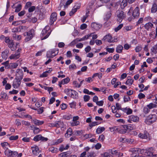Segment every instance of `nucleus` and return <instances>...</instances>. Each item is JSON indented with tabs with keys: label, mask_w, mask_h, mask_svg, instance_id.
<instances>
[{
	"label": "nucleus",
	"mask_w": 157,
	"mask_h": 157,
	"mask_svg": "<svg viewBox=\"0 0 157 157\" xmlns=\"http://www.w3.org/2000/svg\"><path fill=\"white\" fill-rule=\"evenodd\" d=\"M23 35L25 37L24 41L25 42H27L34 37L35 36V31L33 29H31L28 32L24 33Z\"/></svg>",
	"instance_id": "1"
},
{
	"label": "nucleus",
	"mask_w": 157,
	"mask_h": 157,
	"mask_svg": "<svg viewBox=\"0 0 157 157\" xmlns=\"http://www.w3.org/2000/svg\"><path fill=\"white\" fill-rule=\"evenodd\" d=\"M50 27L48 26H46L43 30L41 32V35L44 37H42L41 40H43L47 38L51 34V31L49 30Z\"/></svg>",
	"instance_id": "2"
},
{
	"label": "nucleus",
	"mask_w": 157,
	"mask_h": 157,
	"mask_svg": "<svg viewBox=\"0 0 157 157\" xmlns=\"http://www.w3.org/2000/svg\"><path fill=\"white\" fill-rule=\"evenodd\" d=\"M65 91L67 94H69L72 98L74 99H78V94L75 90L67 89L65 90Z\"/></svg>",
	"instance_id": "3"
},
{
	"label": "nucleus",
	"mask_w": 157,
	"mask_h": 157,
	"mask_svg": "<svg viewBox=\"0 0 157 157\" xmlns=\"http://www.w3.org/2000/svg\"><path fill=\"white\" fill-rule=\"evenodd\" d=\"M157 117L155 114H151L149 115L145 120V122L147 124H151L156 120Z\"/></svg>",
	"instance_id": "4"
},
{
	"label": "nucleus",
	"mask_w": 157,
	"mask_h": 157,
	"mask_svg": "<svg viewBox=\"0 0 157 157\" xmlns=\"http://www.w3.org/2000/svg\"><path fill=\"white\" fill-rule=\"evenodd\" d=\"M58 53V49L56 48L51 49L47 52V56L48 58H53L57 55Z\"/></svg>",
	"instance_id": "5"
},
{
	"label": "nucleus",
	"mask_w": 157,
	"mask_h": 157,
	"mask_svg": "<svg viewBox=\"0 0 157 157\" xmlns=\"http://www.w3.org/2000/svg\"><path fill=\"white\" fill-rule=\"evenodd\" d=\"M4 153L8 157H16L17 155V151H13L10 149L5 150Z\"/></svg>",
	"instance_id": "6"
},
{
	"label": "nucleus",
	"mask_w": 157,
	"mask_h": 157,
	"mask_svg": "<svg viewBox=\"0 0 157 157\" xmlns=\"http://www.w3.org/2000/svg\"><path fill=\"white\" fill-rule=\"evenodd\" d=\"M117 21L119 23H120L125 17V15L124 14V12L122 11H117Z\"/></svg>",
	"instance_id": "7"
},
{
	"label": "nucleus",
	"mask_w": 157,
	"mask_h": 157,
	"mask_svg": "<svg viewBox=\"0 0 157 157\" xmlns=\"http://www.w3.org/2000/svg\"><path fill=\"white\" fill-rule=\"evenodd\" d=\"M129 151L132 153L131 154V156L132 157H136L139 155L140 149L137 148H131Z\"/></svg>",
	"instance_id": "8"
},
{
	"label": "nucleus",
	"mask_w": 157,
	"mask_h": 157,
	"mask_svg": "<svg viewBox=\"0 0 157 157\" xmlns=\"http://www.w3.org/2000/svg\"><path fill=\"white\" fill-rule=\"evenodd\" d=\"M139 118L137 116L131 115L129 117V119L128 121L129 123H132V121L137 122L139 121Z\"/></svg>",
	"instance_id": "9"
},
{
	"label": "nucleus",
	"mask_w": 157,
	"mask_h": 157,
	"mask_svg": "<svg viewBox=\"0 0 157 157\" xmlns=\"http://www.w3.org/2000/svg\"><path fill=\"white\" fill-rule=\"evenodd\" d=\"M31 149L33 154L35 155H38L40 152L39 147L38 146L36 145H34L32 147Z\"/></svg>",
	"instance_id": "10"
},
{
	"label": "nucleus",
	"mask_w": 157,
	"mask_h": 157,
	"mask_svg": "<svg viewBox=\"0 0 157 157\" xmlns=\"http://www.w3.org/2000/svg\"><path fill=\"white\" fill-rule=\"evenodd\" d=\"M57 13L56 12L52 13L50 16V24L51 25H52L54 24L55 21L57 19Z\"/></svg>",
	"instance_id": "11"
},
{
	"label": "nucleus",
	"mask_w": 157,
	"mask_h": 157,
	"mask_svg": "<svg viewBox=\"0 0 157 157\" xmlns=\"http://www.w3.org/2000/svg\"><path fill=\"white\" fill-rule=\"evenodd\" d=\"M126 125H124L117 128V131L120 133H125L127 131Z\"/></svg>",
	"instance_id": "12"
},
{
	"label": "nucleus",
	"mask_w": 157,
	"mask_h": 157,
	"mask_svg": "<svg viewBox=\"0 0 157 157\" xmlns=\"http://www.w3.org/2000/svg\"><path fill=\"white\" fill-rule=\"evenodd\" d=\"M50 124L52 127H56L57 128L63 127V122L58 121L55 122L53 123Z\"/></svg>",
	"instance_id": "13"
},
{
	"label": "nucleus",
	"mask_w": 157,
	"mask_h": 157,
	"mask_svg": "<svg viewBox=\"0 0 157 157\" xmlns=\"http://www.w3.org/2000/svg\"><path fill=\"white\" fill-rule=\"evenodd\" d=\"M140 15V9L137 6L133 10L132 16L134 18H138Z\"/></svg>",
	"instance_id": "14"
},
{
	"label": "nucleus",
	"mask_w": 157,
	"mask_h": 157,
	"mask_svg": "<svg viewBox=\"0 0 157 157\" xmlns=\"http://www.w3.org/2000/svg\"><path fill=\"white\" fill-rule=\"evenodd\" d=\"M23 73L22 71L20 69H17L16 74V78H23Z\"/></svg>",
	"instance_id": "15"
},
{
	"label": "nucleus",
	"mask_w": 157,
	"mask_h": 157,
	"mask_svg": "<svg viewBox=\"0 0 157 157\" xmlns=\"http://www.w3.org/2000/svg\"><path fill=\"white\" fill-rule=\"evenodd\" d=\"M103 40L108 41L109 42H114V40L113 39L112 36L110 34H108L105 36L103 39Z\"/></svg>",
	"instance_id": "16"
},
{
	"label": "nucleus",
	"mask_w": 157,
	"mask_h": 157,
	"mask_svg": "<svg viewBox=\"0 0 157 157\" xmlns=\"http://www.w3.org/2000/svg\"><path fill=\"white\" fill-rule=\"evenodd\" d=\"M149 136V133L146 131H144L143 133H140L138 135L139 137L142 139H147Z\"/></svg>",
	"instance_id": "17"
},
{
	"label": "nucleus",
	"mask_w": 157,
	"mask_h": 157,
	"mask_svg": "<svg viewBox=\"0 0 157 157\" xmlns=\"http://www.w3.org/2000/svg\"><path fill=\"white\" fill-rule=\"evenodd\" d=\"M21 84L20 79H15L13 81V86L15 89L18 88Z\"/></svg>",
	"instance_id": "18"
},
{
	"label": "nucleus",
	"mask_w": 157,
	"mask_h": 157,
	"mask_svg": "<svg viewBox=\"0 0 157 157\" xmlns=\"http://www.w3.org/2000/svg\"><path fill=\"white\" fill-rule=\"evenodd\" d=\"M136 0H123L121 3V5H123L124 7L126 6L128 3L129 4H131L135 2Z\"/></svg>",
	"instance_id": "19"
},
{
	"label": "nucleus",
	"mask_w": 157,
	"mask_h": 157,
	"mask_svg": "<svg viewBox=\"0 0 157 157\" xmlns=\"http://www.w3.org/2000/svg\"><path fill=\"white\" fill-rule=\"evenodd\" d=\"M101 25L97 24L95 22L93 23L91 25V27L93 29L97 30L99 29L101 27Z\"/></svg>",
	"instance_id": "20"
},
{
	"label": "nucleus",
	"mask_w": 157,
	"mask_h": 157,
	"mask_svg": "<svg viewBox=\"0 0 157 157\" xmlns=\"http://www.w3.org/2000/svg\"><path fill=\"white\" fill-rule=\"evenodd\" d=\"M93 34V33H89V34H88L87 35H85V36H84L82 38H77V39H78L77 40H78V42L84 41L86 40L87 39L90 37L91 36L92 34Z\"/></svg>",
	"instance_id": "21"
},
{
	"label": "nucleus",
	"mask_w": 157,
	"mask_h": 157,
	"mask_svg": "<svg viewBox=\"0 0 157 157\" xmlns=\"http://www.w3.org/2000/svg\"><path fill=\"white\" fill-rule=\"evenodd\" d=\"M20 53H15L12 54L9 57L10 59H17L20 57Z\"/></svg>",
	"instance_id": "22"
},
{
	"label": "nucleus",
	"mask_w": 157,
	"mask_h": 157,
	"mask_svg": "<svg viewBox=\"0 0 157 157\" xmlns=\"http://www.w3.org/2000/svg\"><path fill=\"white\" fill-rule=\"evenodd\" d=\"M146 152H147V155L151 156L153 155V153L154 152V149L152 147L147 148L145 149Z\"/></svg>",
	"instance_id": "23"
},
{
	"label": "nucleus",
	"mask_w": 157,
	"mask_h": 157,
	"mask_svg": "<svg viewBox=\"0 0 157 157\" xmlns=\"http://www.w3.org/2000/svg\"><path fill=\"white\" fill-rule=\"evenodd\" d=\"M1 145L2 147L5 150H9V147H10V145L8 144V143L6 142H2L1 143Z\"/></svg>",
	"instance_id": "24"
},
{
	"label": "nucleus",
	"mask_w": 157,
	"mask_h": 157,
	"mask_svg": "<svg viewBox=\"0 0 157 157\" xmlns=\"http://www.w3.org/2000/svg\"><path fill=\"white\" fill-rule=\"evenodd\" d=\"M24 27L22 26H20L18 27L14 28L12 29V32L15 33L18 32H20L21 29H23Z\"/></svg>",
	"instance_id": "25"
},
{
	"label": "nucleus",
	"mask_w": 157,
	"mask_h": 157,
	"mask_svg": "<svg viewBox=\"0 0 157 157\" xmlns=\"http://www.w3.org/2000/svg\"><path fill=\"white\" fill-rule=\"evenodd\" d=\"M109 152L114 155L118 156L121 155V154L118 152L117 150H114V149H110L109 150Z\"/></svg>",
	"instance_id": "26"
},
{
	"label": "nucleus",
	"mask_w": 157,
	"mask_h": 157,
	"mask_svg": "<svg viewBox=\"0 0 157 157\" xmlns=\"http://www.w3.org/2000/svg\"><path fill=\"white\" fill-rule=\"evenodd\" d=\"M32 122L35 124L37 125H40L44 123L43 121H40L36 119L33 120L32 121Z\"/></svg>",
	"instance_id": "27"
},
{
	"label": "nucleus",
	"mask_w": 157,
	"mask_h": 157,
	"mask_svg": "<svg viewBox=\"0 0 157 157\" xmlns=\"http://www.w3.org/2000/svg\"><path fill=\"white\" fill-rule=\"evenodd\" d=\"M70 81V79H63L61 81L59 82V86L60 87H61V85H64L68 83Z\"/></svg>",
	"instance_id": "28"
},
{
	"label": "nucleus",
	"mask_w": 157,
	"mask_h": 157,
	"mask_svg": "<svg viewBox=\"0 0 157 157\" xmlns=\"http://www.w3.org/2000/svg\"><path fill=\"white\" fill-rule=\"evenodd\" d=\"M8 47L12 51L15 50L16 49V47L13 42H11L9 44Z\"/></svg>",
	"instance_id": "29"
},
{
	"label": "nucleus",
	"mask_w": 157,
	"mask_h": 157,
	"mask_svg": "<svg viewBox=\"0 0 157 157\" xmlns=\"http://www.w3.org/2000/svg\"><path fill=\"white\" fill-rule=\"evenodd\" d=\"M122 111L126 113L128 115L131 114L132 112V109L127 108H124L122 109Z\"/></svg>",
	"instance_id": "30"
},
{
	"label": "nucleus",
	"mask_w": 157,
	"mask_h": 157,
	"mask_svg": "<svg viewBox=\"0 0 157 157\" xmlns=\"http://www.w3.org/2000/svg\"><path fill=\"white\" fill-rule=\"evenodd\" d=\"M153 26V24L151 22H148L144 26L145 28L147 30L152 28Z\"/></svg>",
	"instance_id": "31"
},
{
	"label": "nucleus",
	"mask_w": 157,
	"mask_h": 157,
	"mask_svg": "<svg viewBox=\"0 0 157 157\" xmlns=\"http://www.w3.org/2000/svg\"><path fill=\"white\" fill-rule=\"evenodd\" d=\"M105 129L104 127H98L96 129V133L97 134H99L102 133L103 132L105 131Z\"/></svg>",
	"instance_id": "32"
},
{
	"label": "nucleus",
	"mask_w": 157,
	"mask_h": 157,
	"mask_svg": "<svg viewBox=\"0 0 157 157\" xmlns=\"http://www.w3.org/2000/svg\"><path fill=\"white\" fill-rule=\"evenodd\" d=\"M18 64L17 63H10L9 64V68L10 69H14L16 68L18 66Z\"/></svg>",
	"instance_id": "33"
},
{
	"label": "nucleus",
	"mask_w": 157,
	"mask_h": 157,
	"mask_svg": "<svg viewBox=\"0 0 157 157\" xmlns=\"http://www.w3.org/2000/svg\"><path fill=\"white\" fill-rule=\"evenodd\" d=\"M126 126L127 130H130L135 129L136 128V126L133 124H129L128 125H126Z\"/></svg>",
	"instance_id": "34"
},
{
	"label": "nucleus",
	"mask_w": 157,
	"mask_h": 157,
	"mask_svg": "<svg viewBox=\"0 0 157 157\" xmlns=\"http://www.w3.org/2000/svg\"><path fill=\"white\" fill-rule=\"evenodd\" d=\"M123 48V46L119 45L116 48V52L118 53H121L122 52Z\"/></svg>",
	"instance_id": "35"
},
{
	"label": "nucleus",
	"mask_w": 157,
	"mask_h": 157,
	"mask_svg": "<svg viewBox=\"0 0 157 157\" xmlns=\"http://www.w3.org/2000/svg\"><path fill=\"white\" fill-rule=\"evenodd\" d=\"M157 11V6L156 4L154 3L153 4L151 10V12L152 13H155Z\"/></svg>",
	"instance_id": "36"
},
{
	"label": "nucleus",
	"mask_w": 157,
	"mask_h": 157,
	"mask_svg": "<svg viewBox=\"0 0 157 157\" xmlns=\"http://www.w3.org/2000/svg\"><path fill=\"white\" fill-rule=\"evenodd\" d=\"M84 80L81 81L80 83L79 84L78 82L77 81H74L73 82V84L77 88H79L81 86V85L82 84V83L84 81Z\"/></svg>",
	"instance_id": "37"
},
{
	"label": "nucleus",
	"mask_w": 157,
	"mask_h": 157,
	"mask_svg": "<svg viewBox=\"0 0 157 157\" xmlns=\"http://www.w3.org/2000/svg\"><path fill=\"white\" fill-rule=\"evenodd\" d=\"M0 96L1 98L4 99H7L8 98V97L7 95V94L3 91L1 92Z\"/></svg>",
	"instance_id": "38"
},
{
	"label": "nucleus",
	"mask_w": 157,
	"mask_h": 157,
	"mask_svg": "<svg viewBox=\"0 0 157 157\" xmlns=\"http://www.w3.org/2000/svg\"><path fill=\"white\" fill-rule=\"evenodd\" d=\"M48 150L49 151L51 152L52 153H56L58 151L57 148L53 147H50Z\"/></svg>",
	"instance_id": "39"
},
{
	"label": "nucleus",
	"mask_w": 157,
	"mask_h": 157,
	"mask_svg": "<svg viewBox=\"0 0 157 157\" xmlns=\"http://www.w3.org/2000/svg\"><path fill=\"white\" fill-rule=\"evenodd\" d=\"M70 155V153L68 152H63L60 154L59 157H67Z\"/></svg>",
	"instance_id": "40"
},
{
	"label": "nucleus",
	"mask_w": 157,
	"mask_h": 157,
	"mask_svg": "<svg viewBox=\"0 0 157 157\" xmlns=\"http://www.w3.org/2000/svg\"><path fill=\"white\" fill-rule=\"evenodd\" d=\"M151 52L156 54L157 53V44L153 46L151 49Z\"/></svg>",
	"instance_id": "41"
},
{
	"label": "nucleus",
	"mask_w": 157,
	"mask_h": 157,
	"mask_svg": "<svg viewBox=\"0 0 157 157\" xmlns=\"http://www.w3.org/2000/svg\"><path fill=\"white\" fill-rule=\"evenodd\" d=\"M111 13L110 11L107 13L105 15L104 19L106 20H108L111 17Z\"/></svg>",
	"instance_id": "42"
},
{
	"label": "nucleus",
	"mask_w": 157,
	"mask_h": 157,
	"mask_svg": "<svg viewBox=\"0 0 157 157\" xmlns=\"http://www.w3.org/2000/svg\"><path fill=\"white\" fill-rule=\"evenodd\" d=\"M13 37L14 39L17 40H20L21 38V35H17L16 33L13 34Z\"/></svg>",
	"instance_id": "43"
},
{
	"label": "nucleus",
	"mask_w": 157,
	"mask_h": 157,
	"mask_svg": "<svg viewBox=\"0 0 157 157\" xmlns=\"http://www.w3.org/2000/svg\"><path fill=\"white\" fill-rule=\"evenodd\" d=\"M72 134V130L71 128H69L67 130V132L65 134V136H68V135L70 136Z\"/></svg>",
	"instance_id": "44"
},
{
	"label": "nucleus",
	"mask_w": 157,
	"mask_h": 157,
	"mask_svg": "<svg viewBox=\"0 0 157 157\" xmlns=\"http://www.w3.org/2000/svg\"><path fill=\"white\" fill-rule=\"evenodd\" d=\"M8 52L7 51H5L2 53V57L3 59H6L7 58Z\"/></svg>",
	"instance_id": "45"
},
{
	"label": "nucleus",
	"mask_w": 157,
	"mask_h": 157,
	"mask_svg": "<svg viewBox=\"0 0 157 157\" xmlns=\"http://www.w3.org/2000/svg\"><path fill=\"white\" fill-rule=\"evenodd\" d=\"M147 106L150 109L157 107V105L155 104L152 103H150L148 105H147Z\"/></svg>",
	"instance_id": "46"
},
{
	"label": "nucleus",
	"mask_w": 157,
	"mask_h": 157,
	"mask_svg": "<svg viewBox=\"0 0 157 157\" xmlns=\"http://www.w3.org/2000/svg\"><path fill=\"white\" fill-rule=\"evenodd\" d=\"M9 61L7 60L2 63V64L4 65L6 68L8 69L9 66Z\"/></svg>",
	"instance_id": "47"
},
{
	"label": "nucleus",
	"mask_w": 157,
	"mask_h": 157,
	"mask_svg": "<svg viewBox=\"0 0 157 157\" xmlns=\"http://www.w3.org/2000/svg\"><path fill=\"white\" fill-rule=\"evenodd\" d=\"M76 105V103L75 101H73L72 102L70 103L69 105L70 107L71 108L75 109V107Z\"/></svg>",
	"instance_id": "48"
},
{
	"label": "nucleus",
	"mask_w": 157,
	"mask_h": 157,
	"mask_svg": "<svg viewBox=\"0 0 157 157\" xmlns=\"http://www.w3.org/2000/svg\"><path fill=\"white\" fill-rule=\"evenodd\" d=\"M50 73V71H45L40 75V77L41 78L46 77L48 75V74Z\"/></svg>",
	"instance_id": "49"
},
{
	"label": "nucleus",
	"mask_w": 157,
	"mask_h": 157,
	"mask_svg": "<svg viewBox=\"0 0 157 157\" xmlns=\"http://www.w3.org/2000/svg\"><path fill=\"white\" fill-rule=\"evenodd\" d=\"M133 79H127L126 82V84L128 86H130L133 83Z\"/></svg>",
	"instance_id": "50"
},
{
	"label": "nucleus",
	"mask_w": 157,
	"mask_h": 157,
	"mask_svg": "<svg viewBox=\"0 0 157 157\" xmlns=\"http://www.w3.org/2000/svg\"><path fill=\"white\" fill-rule=\"evenodd\" d=\"M99 124L98 122L94 121L90 123L89 124V126L92 128L93 126H95Z\"/></svg>",
	"instance_id": "51"
},
{
	"label": "nucleus",
	"mask_w": 157,
	"mask_h": 157,
	"mask_svg": "<svg viewBox=\"0 0 157 157\" xmlns=\"http://www.w3.org/2000/svg\"><path fill=\"white\" fill-rule=\"evenodd\" d=\"M41 135H38L36 136L33 138V140L36 141H38L40 140Z\"/></svg>",
	"instance_id": "52"
},
{
	"label": "nucleus",
	"mask_w": 157,
	"mask_h": 157,
	"mask_svg": "<svg viewBox=\"0 0 157 157\" xmlns=\"http://www.w3.org/2000/svg\"><path fill=\"white\" fill-rule=\"evenodd\" d=\"M18 138V136L17 135L16 136H12L9 138V140H14L17 139Z\"/></svg>",
	"instance_id": "53"
},
{
	"label": "nucleus",
	"mask_w": 157,
	"mask_h": 157,
	"mask_svg": "<svg viewBox=\"0 0 157 157\" xmlns=\"http://www.w3.org/2000/svg\"><path fill=\"white\" fill-rule=\"evenodd\" d=\"M123 24H120L117 27L115 28V31L116 32H117L123 27Z\"/></svg>",
	"instance_id": "54"
},
{
	"label": "nucleus",
	"mask_w": 157,
	"mask_h": 157,
	"mask_svg": "<svg viewBox=\"0 0 157 157\" xmlns=\"http://www.w3.org/2000/svg\"><path fill=\"white\" fill-rule=\"evenodd\" d=\"M77 40L78 39H77L76 38L75 39L73 40L69 44L68 46H74L75 44H76V43L78 42Z\"/></svg>",
	"instance_id": "55"
},
{
	"label": "nucleus",
	"mask_w": 157,
	"mask_h": 157,
	"mask_svg": "<svg viewBox=\"0 0 157 157\" xmlns=\"http://www.w3.org/2000/svg\"><path fill=\"white\" fill-rule=\"evenodd\" d=\"M77 10L74 7L69 13L70 15L71 16L73 15L77 11Z\"/></svg>",
	"instance_id": "56"
},
{
	"label": "nucleus",
	"mask_w": 157,
	"mask_h": 157,
	"mask_svg": "<svg viewBox=\"0 0 157 157\" xmlns=\"http://www.w3.org/2000/svg\"><path fill=\"white\" fill-rule=\"evenodd\" d=\"M132 26H124L123 29L125 30L126 31H128L131 30L132 29Z\"/></svg>",
	"instance_id": "57"
},
{
	"label": "nucleus",
	"mask_w": 157,
	"mask_h": 157,
	"mask_svg": "<svg viewBox=\"0 0 157 157\" xmlns=\"http://www.w3.org/2000/svg\"><path fill=\"white\" fill-rule=\"evenodd\" d=\"M142 49V47L140 46H136L135 50L136 52H139L141 51Z\"/></svg>",
	"instance_id": "58"
},
{
	"label": "nucleus",
	"mask_w": 157,
	"mask_h": 157,
	"mask_svg": "<svg viewBox=\"0 0 157 157\" xmlns=\"http://www.w3.org/2000/svg\"><path fill=\"white\" fill-rule=\"evenodd\" d=\"M36 9L35 6H32L30 7L28 9V12L29 13L33 12Z\"/></svg>",
	"instance_id": "59"
},
{
	"label": "nucleus",
	"mask_w": 157,
	"mask_h": 157,
	"mask_svg": "<svg viewBox=\"0 0 157 157\" xmlns=\"http://www.w3.org/2000/svg\"><path fill=\"white\" fill-rule=\"evenodd\" d=\"M73 0H68L66 2L65 5L64 6L65 8L67 7L68 6L70 5L72 2Z\"/></svg>",
	"instance_id": "60"
},
{
	"label": "nucleus",
	"mask_w": 157,
	"mask_h": 157,
	"mask_svg": "<svg viewBox=\"0 0 157 157\" xmlns=\"http://www.w3.org/2000/svg\"><path fill=\"white\" fill-rule=\"evenodd\" d=\"M94 3L93 2L90 3L89 4L87 9L88 10H90V9H93L94 8Z\"/></svg>",
	"instance_id": "61"
},
{
	"label": "nucleus",
	"mask_w": 157,
	"mask_h": 157,
	"mask_svg": "<svg viewBox=\"0 0 157 157\" xmlns=\"http://www.w3.org/2000/svg\"><path fill=\"white\" fill-rule=\"evenodd\" d=\"M79 124L80 122L79 121H74L71 123V126H77L79 125Z\"/></svg>",
	"instance_id": "62"
},
{
	"label": "nucleus",
	"mask_w": 157,
	"mask_h": 157,
	"mask_svg": "<svg viewBox=\"0 0 157 157\" xmlns=\"http://www.w3.org/2000/svg\"><path fill=\"white\" fill-rule=\"evenodd\" d=\"M90 96L88 95H85L83 97L84 100L85 101H88L90 99Z\"/></svg>",
	"instance_id": "63"
},
{
	"label": "nucleus",
	"mask_w": 157,
	"mask_h": 157,
	"mask_svg": "<svg viewBox=\"0 0 157 157\" xmlns=\"http://www.w3.org/2000/svg\"><path fill=\"white\" fill-rule=\"evenodd\" d=\"M130 100V97L128 95L125 96L124 98V102L129 101Z\"/></svg>",
	"instance_id": "64"
}]
</instances>
